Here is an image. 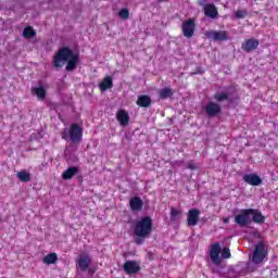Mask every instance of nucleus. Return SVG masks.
<instances>
[{"instance_id":"1","label":"nucleus","mask_w":278,"mask_h":278,"mask_svg":"<svg viewBox=\"0 0 278 278\" xmlns=\"http://www.w3.org/2000/svg\"><path fill=\"white\" fill-rule=\"evenodd\" d=\"M66 62V71H74L75 66H77L79 62V55L71 51L68 48H62L54 56V66L56 68H62Z\"/></svg>"},{"instance_id":"2","label":"nucleus","mask_w":278,"mask_h":278,"mask_svg":"<svg viewBox=\"0 0 278 278\" xmlns=\"http://www.w3.org/2000/svg\"><path fill=\"white\" fill-rule=\"evenodd\" d=\"M151 231H153V220L151 217H142L137 220L135 235H137L138 238H149V236H151Z\"/></svg>"},{"instance_id":"3","label":"nucleus","mask_w":278,"mask_h":278,"mask_svg":"<svg viewBox=\"0 0 278 278\" xmlns=\"http://www.w3.org/2000/svg\"><path fill=\"white\" fill-rule=\"evenodd\" d=\"M81 136L84 132L81 131V127L77 124H73L70 129L65 128L62 134L63 140H71L72 142H81Z\"/></svg>"},{"instance_id":"4","label":"nucleus","mask_w":278,"mask_h":278,"mask_svg":"<svg viewBox=\"0 0 278 278\" xmlns=\"http://www.w3.org/2000/svg\"><path fill=\"white\" fill-rule=\"evenodd\" d=\"M266 255H268V250L264 242H260L254 249V254L252 256L253 264H262Z\"/></svg>"},{"instance_id":"5","label":"nucleus","mask_w":278,"mask_h":278,"mask_svg":"<svg viewBox=\"0 0 278 278\" xmlns=\"http://www.w3.org/2000/svg\"><path fill=\"white\" fill-rule=\"evenodd\" d=\"M235 223L240 227H247L251 225V208L242 210L241 213L235 216Z\"/></svg>"},{"instance_id":"6","label":"nucleus","mask_w":278,"mask_h":278,"mask_svg":"<svg viewBox=\"0 0 278 278\" xmlns=\"http://www.w3.org/2000/svg\"><path fill=\"white\" fill-rule=\"evenodd\" d=\"M220 243H213L208 250L211 262H213L215 266H220Z\"/></svg>"},{"instance_id":"7","label":"nucleus","mask_w":278,"mask_h":278,"mask_svg":"<svg viewBox=\"0 0 278 278\" xmlns=\"http://www.w3.org/2000/svg\"><path fill=\"white\" fill-rule=\"evenodd\" d=\"M91 263H92V258L90 257V255L86 253L80 254V256L77 260V266L83 271L88 270V268H90Z\"/></svg>"},{"instance_id":"8","label":"nucleus","mask_w":278,"mask_h":278,"mask_svg":"<svg viewBox=\"0 0 278 278\" xmlns=\"http://www.w3.org/2000/svg\"><path fill=\"white\" fill-rule=\"evenodd\" d=\"M206 38L210 40H229V35L225 30H211L205 33Z\"/></svg>"},{"instance_id":"9","label":"nucleus","mask_w":278,"mask_h":278,"mask_svg":"<svg viewBox=\"0 0 278 278\" xmlns=\"http://www.w3.org/2000/svg\"><path fill=\"white\" fill-rule=\"evenodd\" d=\"M194 20H188L182 23V34L186 38H192L194 36Z\"/></svg>"},{"instance_id":"10","label":"nucleus","mask_w":278,"mask_h":278,"mask_svg":"<svg viewBox=\"0 0 278 278\" xmlns=\"http://www.w3.org/2000/svg\"><path fill=\"white\" fill-rule=\"evenodd\" d=\"M124 270L127 273V275H134L139 273L140 264H138L136 261H128L124 264Z\"/></svg>"},{"instance_id":"11","label":"nucleus","mask_w":278,"mask_h":278,"mask_svg":"<svg viewBox=\"0 0 278 278\" xmlns=\"http://www.w3.org/2000/svg\"><path fill=\"white\" fill-rule=\"evenodd\" d=\"M243 181L249 184V186H260L262 184V178L256 174H245L243 175Z\"/></svg>"},{"instance_id":"12","label":"nucleus","mask_w":278,"mask_h":278,"mask_svg":"<svg viewBox=\"0 0 278 278\" xmlns=\"http://www.w3.org/2000/svg\"><path fill=\"white\" fill-rule=\"evenodd\" d=\"M199 214H201V212H199V210L197 208H192L189 211L187 219L189 227H194V225L199 223Z\"/></svg>"},{"instance_id":"13","label":"nucleus","mask_w":278,"mask_h":278,"mask_svg":"<svg viewBox=\"0 0 278 278\" xmlns=\"http://www.w3.org/2000/svg\"><path fill=\"white\" fill-rule=\"evenodd\" d=\"M249 212H250L251 220H253L254 223H257L258 225H262L263 223H265L266 217L262 215V212L253 208H250Z\"/></svg>"},{"instance_id":"14","label":"nucleus","mask_w":278,"mask_h":278,"mask_svg":"<svg viewBox=\"0 0 278 278\" xmlns=\"http://www.w3.org/2000/svg\"><path fill=\"white\" fill-rule=\"evenodd\" d=\"M260 47V41L257 39H248L242 43L243 51H255Z\"/></svg>"},{"instance_id":"15","label":"nucleus","mask_w":278,"mask_h":278,"mask_svg":"<svg viewBox=\"0 0 278 278\" xmlns=\"http://www.w3.org/2000/svg\"><path fill=\"white\" fill-rule=\"evenodd\" d=\"M116 118L122 127H126V125H129V113H127V111L119 110L116 114Z\"/></svg>"},{"instance_id":"16","label":"nucleus","mask_w":278,"mask_h":278,"mask_svg":"<svg viewBox=\"0 0 278 278\" xmlns=\"http://www.w3.org/2000/svg\"><path fill=\"white\" fill-rule=\"evenodd\" d=\"M205 112L208 116H216L220 112V105L214 102H208Z\"/></svg>"},{"instance_id":"17","label":"nucleus","mask_w":278,"mask_h":278,"mask_svg":"<svg viewBox=\"0 0 278 278\" xmlns=\"http://www.w3.org/2000/svg\"><path fill=\"white\" fill-rule=\"evenodd\" d=\"M130 208L132 210V212H140V210H142V199L135 197L132 199H130L129 202Z\"/></svg>"},{"instance_id":"18","label":"nucleus","mask_w":278,"mask_h":278,"mask_svg":"<svg viewBox=\"0 0 278 278\" xmlns=\"http://www.w3.org/2000/svg\"><path fill=\"white\" fill-rule=\"evenodd\" d=\"M204 13L205 16H208L210 18H216V16H218V11L214 4H206L204 7Z\"/></svg>"},{"instance_id":"19","label":"nucleus","mask_w":278,"mask_h":278,"mask_svg":"<svg viewBox=\"0 0 278 278\" xmlns=\"http://www.w3.org/2000/svg\"><path fill=\"white\" fill-rule=\"evenodd\" d=\"M16 175L17 179H20V181H23L24 184H27V181H31V173H29V170L22 169L17 172Z\"/></svg>"},{"instance_id":"20","label":"nucleus","mask_w":278,"mask_h":278,"mask_svg":"<svg viewBox=\"0 0 278 278\" xmlns=\"http://www.w3.org/2000/svg\"><path fill=\"white\" fill-rule=\"evenodd\" d=\"M137 105H139V108H149V105H151V97L140 96L137 100Z\"/></svg>"},{"instance_id":"21","label":"nucleus","mask_w":278,"mask_h":278,"mask_svg":"<svg viewBox=\"0 0 278 278\" xmlns=\"http://www.w3.org/2000/svg\"><path fill=\"white\" fill-rule=\"evenodd\" d=\"M113 86V81H112V77L106 76L99 85L100 90H102V92H104V90H109V88H112Z\"/></svg>"},{"instance_id":"22","label":"nucleus","mask_w":278,"mask_h":278,"mask_svg":"<svg viewBox=\"0 0 278 278\" xmlns=\"http://www.w3.org/2000/svg\"><path fill=\"white\" fill-rule=\"evenodd\" d=\"M181 220V210H177L173 207L170 210V222L172 223H179Z\"/></svg>"},{"instance_id":"23","label":"nucleus","mask_w":278,"mask_h":278,"mask_svg":"<svg viewBox=\"0 0 278 278\" xmlns=\"http://www.w3.org/2000/svg\"><path fill=\"white\" fill-rule=\"evenodd\" d=\"M47 88H48L47 85H39L38 88L36 89V96L40 101H42L45 97H47Z\"/></svg>"},{"instance_id":"24","label":"nucleus","mask_w":278,"mask_h":278,"mask_svg":"<svg viewBox=\"0 0 278 278\" xmlns=\"http://www.w3.org/2000/svg\"><path fill=\"white\" fill-rule=\"evenodd\" d=\"M42 262L43 264H47V265L55 264L58 262V254L50 253L43 257Z\"/></svg>"},{"instance_id":"25","label":"nucleus","mask_w":278,"mask_h":278,"mask_svg":"<svg viewBox=\"0 0 278 278\" xmlns=\"http://www.w3.org/2000/svg\"><path fill=\"white\" fill-rule=\"evenodd\" d=\"M75 175H77V167H70L63 173L62 177L63 179H73Z\"/></svg>"},{"instance_id":"26","label":"nucleus","mask_w":278,"mask_h":278,"mask_svg":"<svg viewBox=\"0 0 278 278\" xmlns=\"http://www.w3.org/2000/svg\"><path fill=\"white\" fill-rule=\"evenodd\" d=\"M159 94L161 99H168V97H173V89L170 88L161 89Z\"/></svg>"},{"instance_id":"27","label":"nucleus","mask_w":278,"mask_h":278,"mask_svg":"<svg viewBox=\"0 0 278 278\" xmlns=\"http://www.w3.org/2000/svg\"><path fill=\"white\" fill-rule=\"evenodd\" d=\"M35 34L36 31H34V27L27 26L24 28V31H23L24 38H27V39L34 38Z\"/></svg>"},{"instance_id":"28","label":"nucleus","mask_w":278,"mask_h":278,"mask_svg":"<svg viewBox=\"0 0 278 278\" xmlns=\"http://www.w3.org/2000/svg\"><path fill=\"white\" fill-rule=\"evenodd\" d=\"M118 16H119V18H122L123 21H127V18H129V10H127V9H122V10H119Z\"/></svg>"},{"instance_id":"29","label":"nucleus","mask_w":278,"mask_h":278,"mask_svg":"<svg viewBox=\"0 0 278 278\" xmlns=\"http://www.w3.org/2000/svg\"><path fill=\"white\" fill-rule=\"evenodd\" d=\"M222 257L224 260H229V257H231V252L229 250V248H224L222 251Z\"/></svg>"},{"instance_id":"30","label":"nucleus","mask_w":278,"mask_h":278,"mask_svg":"<svg viewBox=\"0 0 278 278\" xmlns=\"http://www.w3.org/2000/svg\"><path fill=\"white\" fill-rule=\"evenodd\" d=\"M214 99H216V101H225V99H227V93H217L214 96Z\"/></svg>"},{"instance_id":"31","label":"nucleus","mask_w":278,"mask_h":278,"mask_svg":"<svg viewBox=\"0 0 278 278\" xmlns=\"http://www.w3.org/2000/svg\"><path fill=\"white\" fill-rule=\"evenodd\" d=\"M236 16H237V18H244V16H247V11L239 10L236 12Z\"/></svg>"},{"instance_id":"32","label":"nucleus","mask_w":278,"mask_h":278,"mask_svg":"<svg viewBox=\"0 0 278 278\" xmlns=\"http://www.w3.org/2000/svg\"><path fill=\"white\" fill-rule=\"evenodd\" d=\"M60 1L61 0H49V3H52V5H60Z\"/></svg>"},{"instance_id":"33","label":"nucleus","mask_w":278,"mask_h":278,"mask_svg":"<svg viewBox=\"0 0 278 278\" xmlns=\"http://www.w3.org/2000/svg\"><path fill=\"white\" fill-rule=\"evenodd\" d=\"M189 168H191V170H194V168H197V166L194 164H189Z\"/></svg>"},{"instance_id":"34","label":"nucleus","mask_w":278,"mask_h":278,"mask_svg":"<svg viewBox=\"0 0 278 278\" xmlns=\"http://www.w3.org/2000/svg\"><path fill=\"white\" fill-rule=\"evenodd\" d=\"M224 223L227 225V224H229V217H225L224 218Z\"/></svg>"},{"instance_id":"35","label":"nucleus","mask_w":278,"mask_h":278,"mask_svg":"<svg viewBox=\"0 0 278 278\" xmlns=\"http://www.w3.org/2000/svg\"><path fill=\"white\" fill-rule=\"evenodd\" d=\"M34 92H36V89L33 88V94H34Z\"/></svg>"},{"instance_id":"36","label":"nucleus","mask_w":278,"mask_h":278,"mask_svg":"<svg viewBox=\"0 0 278 278\" xmlns=\"http://www.w3.org/2000/svg\"><path fill=\"white\" fill-rule=\"evenodd\" d=\"M137 244H140V241H139V240H137Z\"/></svg>"}]
</instances>
